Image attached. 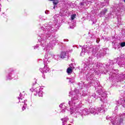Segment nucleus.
I'll return each instance as SVG.
<instances>
[{
	"label": "nucleus",
	"mask_w": 125,
	"mask_h": 125,
	"mask_svg": "<svg viewBox=\"0 0 125 125\" xmlns=\"http://www.w3.org/2000/svg\"><path fill=\"white\" fill-rule=\"evenodd\" d=\"M18 99H19V102L21 103V105L23 106L22 109V111H24L27 107V100L24 99V97H22V95L21 94H20V97L18 98Z\"/></svg>",
	"instance_id": "nucleus-7"
},
{
	"label": "nucleus",
	"mask_w": 125,
	"mask_h": 125,
	"mask_svg": "<svg viewBox=\"0 0 125 125\" xmlns=\"http://www.w3.org/2000/svg\"><path fill=\"white\" fill-rule=\"evenodd\" d=\"M89 49H91V48H90L89 47H87V45L83 46V47L82 48V50L80 55L81 56H83L85 52H88V51H90V50H88Z\"/></svg>",
	"instance_id": "nucleus-11"
},
{
	"label": "nucleus",
	"mask_w": 125,
	"mask_h": 125,
	"mask_svg": "<svg viewBox=\"0 0 125 125\" xmlns=\"http://www.w3.org/2000/svg\"><path fill=\"white\" fill-rule=\"evenodd\" d=\"M68 58V53L67 52H62L61 54V58L62 59L64 58Z\"/></svg>",
	"instance_id": "nucleus-17"
},
{
	"label": "nucleus",
	"mask_w": 125,
	"mask_h": 125,
	"mask_svg": "<svg viewBox=\"0 0 125 125\" xmlns=\"http://www.w3.org/2000/svg\"><path fill=\"white\" fill-rule=\"evenodd\" d=\"M58 16L59 15H56L54 16V24L52 25L51 23H49V24L45 23L44 24L42 27H41L42 31L44 33V34H39V37H38L39 41L41 42V45L43 47V49H46V50H50V49H52V46L53 45H55V42H52V41L50 42L49 44L46 45V40L48 39V40H51L54 38L52 35V33L56 31L57 28H58Z\"/></svg>",
	"instance_id": "nucleus-1"
},
{
	"label": "nucleus",
	"mask_w": 125,
	"mask_h": 125,
	"mask_svg": "<svg viewBox=\"0 0 125 125\" xmlns=\"http://www.w3.org/2000/svg\"><path fill=\"white\" fill-rule=\"evenodd\" d=\"M118 65L120 66V67H125V62H118Z\"/></svg>",
	"instance_id": "nucleus-23"
},
{
	"label": "nucleus",
	"mask_w": 125,
	"mask_h": 125,
	"mask_svg": "<svg viewBox=\"0 0 125 125\" xmlns=\"http://www.w3.org/2000/svg\"><path fill=\"white\" fill-rule=\"evenodd\" d=\"M120 11L121 12H123V11H125V6H122L121 8H120Z\"/></svg>",
	"instance_id": "nucleus-26"
},
{
	"label": "nucleus",
	"mask_w": 125,
	"mask_h": 125,
	"mask_svg": "<svg viewBox=\"0 0 125 125\" xmlns=\"http://www.w3.org/2000/svg\"><path fill=\"white\" fill-rule=\"evenodd\" d=\"M50 57H51V56H52L53 58H54V59H55V60H57L58 61V60H59L60 59V58H61V56H60L59 55H50ZM49 56L47 57V58L48 60V61H49V62H50V60H49V58H50V57H49Z\"/></svg>",
	"instance_id": "nucleus-14"
},
{
	"label": "nucleus",
	"mask_w": 125,
	"mask_h": 125,
	"mask_svg": "<svg viewBox=\"0 0 125 125\" xmlns=\"http://www.w3.org/2000/svg\"><path fill=\"white\" fill-rule=\"evenodd\" d=\"M30 91H32V92H33V91H34V89H30Z\"/></svg>",
	"instance_id": "nucleus-37"
},
{
	"label": "nucleus",
	"mask_w": 125,
	"mask_h": 125,
	"mask_svg": "<svg viewBox=\"0 0 125 125\" xmlns=\"http://www.w3.org/2000/svg\"><path fill=\"white\" fill-rule=\"evenodd\" d=\"M96 42L98 43L99 42V39L98 40H96Z\"/></svg>",
	"instance_id": "nucleus-36"
},
{
	"label": "nucleus",
	"mask_w": 125,
	"mask_h": 125,
	"mask_svg": "<svg viewBox=\"0 0 125 125\" xmlns=\"http://www.w3.org/2000/svg\"><path fill=\"white\" fill-rule=\"evenodd\" d=\"M69 67H68L67 70L66 72L68 75H70V74H72V72H73V70L75 69V67L73 66V64H71L69 65Z\"/></svg>",
	"instance_id": "nucleus-13"
},
{
	"label": "nucleus",
	"mask_w": 125,
	"mask_h": 125,
	"mask_svg": "<svg viewBox=\"0 0 125 125\" xmlns=\"http://www.w3.org/2000/svg\"><path fill=\"white\" fill-rule=\"evenodd\" d=\"M72 125L69 124V125Z\"/></svg>",
	"instance_id": "nucleus-42"
},
{
	"label": "nucleus",
	"mask_w": 125,
	"mask_h": 125,
	"mask_svg": "<svg viewBox=\"0 0 125 125\" xmlns=\"http://www.w3.org/2000/svg\"><path fill=\"white\" fill-rule=\"evenodd\" d=\"M61 121H62V125H68L67 124V122L69 121V118L68 117H65L64 118H62Z\"/></svg>",
	"instance_id": "nucleus-16"
},
{
	"label": "nucleus",
	"mask_w": 125,
	"mask_h": 125,
	"mask_svg": "<svg viewBox=\"0 0 125 125\" xmlns=\"http://www.w3.org/2000/svg\"><path fill=\"white\" fill-rule=\"evenodd\" d=\"M66 79L67 80H69V83H75V76L72 77L71 78L67 77Z\"/></svg>",
	"instance_id": "nucleus-19"
},
{
	"label": "nucleus",
	"mask_w": 125,
	"mask_h": 125,
	"mask_svg": "<svg viewBox=\"0 0 125 125\" xmlns=\"http://www.w3.org/2000/svg\"><path fill=\"white\" fill-rule=\"evenodd\" d=\"M9 72L10 73L7 76V80H11V79H14V78H15V74H14L13 69L10 68L9 69Z\"/></svg>",
	"instance_id": "nucleus-9"
},
{
	"label": "nucleus",
	"mask_w": 125,
	"mask_h": 125,
	"mask_svg": "<svg viewBox=\"0 0 125 125\" xmlns=\"http://www.w3.org/2000/svg\"><path fill=\"white\" fill-rule=\"evenodd\" d=\"M96 112H98V114H96V115H98L100 112H104V105H102L101 107L96 109Z\"/></svg>",
	"instance_id": "nucleus-15"
},
{
	"label": "nucleus",
	"mask_w": 125,
	"mask_h": 125,
	"mask_svg": "<svg viewBox=\"0 0 125 125\" xmlns=\"http://www.w3.org/2000/svg\"><path fill=\"white\" fill-rule=\"evenodd\" d=\"M122 1H124V2L125 3V0H121Z\"/></svg>",
	"instance_id": "nucleus-39"
},
{
	"label": "nucleus",
	"mask_w": 125,
	"mask_h": 125,
	"mask_svg": "<svg viewBox=\"0 0 125 125\" xmlns=\"http://www.w3.org/2000/svg\"><path fill=\"white\" fill-rule=\"evenodd\" d=\"M95 85H96V89H98L97 90L98 94L101 95V97H99L100 100L102 102H103V103L106 102L107 100V98H106L107 94L104 90H102V87L100 86V82L99 81H96L95 83Z\"/></svg>",
	"instance_id": "nucleus-3"
},
{
	"label": "nucleus",
	"mask_w": 125,
	"mask_h": 125,
	"mask_svg": "<svg viewBox=\"0 0 125 125\" xmlns=\"http://www.w3.org/2000/svg\"><path fill=\"white\" fill-rule=\"evenodd\" d=\"M92 97H93L94 98H97V96L95 94H94L93 95H92Z\"/></svg>",
	"instance_id": "nucleus-31"
},
{
	"label": "nucleus",
	"mask_w": 125,
	"mask_h": 125,
	"mask_svg": "<svg viewBox=\"0 0 125 125\" xmlns=\"http://www.w3.org/2000/svg\"><path fill=\"white\" fill-rule=\"evenodd\" d=\"M61 113H65V108H64L63 109H62V110L61 111Z\"/></svg>",
	"instance_id": "nucleus-33"
},
{
	"label": "nucleus",
	"mask_w": 125,
	"mask_h": 125,
	"mask_svg": "<svg viewBox=\"0 0 125 125\" xmlns=\"http://www.w3.org/2000/svg\"><path fill=\"white\" fill-rule=\"evenodd\" d=\"M71 93H72V92H70V93H69V94H71Z\"/></svg>",
	"instance_id": "nucleus-40"
},
{
	"label": "nucleus",
	"mask_w": 125,
	"mask_h": 125,
	"mask_svg": "<svg viewBox=\"0 0 125 125\" xmlns=\"http://www.w3.org/2000/svg\"><path fill=\"white\" fill-rule=\"evenodd\" d=\"M64 103L61 104L59 106L60 108H67V106L65 105H64Z\"/></svg>",
	"instance_id": "nucleus-25"
},
{
	"label": "nucleus",
	"mask_w": 125,
	"mask_h": 125,
	"mask_svg": "<svg viewBox=\"0 0 125 125\" xmlns=\"http://www.w3.org/2000/svg\"><path fill=\"white\" fill-rule=\"evenodd\" d=\"M120 45L121 47H124V46H125V42H123L121 43Z\"/></svg>",
	"instance_id": "nucleus-28"
},
{
	"label": "nucleus",
	"mask_w": 125,
	"mask_h": 125,
	"mask_svg": "<svg viewBox=\"0 0 125 125\" xmlns=\"http://www.w3.org/2000/svg\"><path fill=\"white\" fill-rule=\"evenodd\" d=\"M92 72H91V70L90 71L89 73H88L86 75V78H87V79H89V80H91L92 78H93L94 75L93 74H92Z\"/></svg>",
	"instance_id": "nucleus-20"
},
{
	"label": "nucleus",
	"mask_w": 125,
	"mask_h": 125,
	"mask_svg": "<svg viewBox=\"0 0 125 125\" xmlns=\"http://www.w3.org/2000/svg\"><path fill=\"white\" fill-rule=\"evenodd\" d=\"M107 11L108 10H107L106 9L103 10L100 13L101 16H104V15H105V14L107 13Z\"/></svg>",
	"instance_id": "nucleus-21"
},
{
	"label": "nucleus",
	"mask_w": 125,
	"mask_h": 125,
	"mask_svg": "<svg viewBox=\"0 0 125 125\" xmlns=\"http://www.w3.org/2000/svg\"><path fill=\"white\" fill-rule=\"evenodd\" d=\"M125 118V113H123V114L115 115V116L112 117L110 121L113 125H120L123 124Z\"/></svg>",
	"instance_id": "nucleus-4"
},
{
	"label": "nucleus",
	"mask_w": 125,
	"mask_h": 125,
	"mask_svg": "<svg viewBox=\"0 0 125 125\" xmlns=\"http://www.w3.org/2000/svg\"><path fill=\"white\" fill-rule=\"evenodd\" d=\"M70 108L71 115H73L75 118H78L79 115L81 116H86L89 114L96 115L98 112H96V108H91L89 109L87 108L81 109L82 104L81 102H79V90H76L72 95L71 101L68 102Z\"/></svg>",
	"instance_id": "nucleus-2"
},
{
	"label": "nucleus",
	"mask_w": 125,
	"mask_h": 125,
	"mask_svg": "<svg viewBox=\"0 0 125 125\" xmlns=\"http://www.w3.org/2000/svg\"><path fill=\"white\" fill-rule=\"evenodd\" d=\"M49 57H50V54L48 53L45 55V59H44L45 66L43 69H40V71L42 73H47L48 72H49V68L46 66V64H48V63H49V61H48V58H49Z\"/></svg>",
	"instance_id": "nucleus-5"
},
{
	"label": "nucleus",
	"mask_w": 125,
	"mask_h": 125,
	"mask_svg": "<svg viewBox=\"0 0 125 125\" xmlns=\"http://www.w3.org/2000/svg\"><path fill=\"white\" fill-rule=\"evenodd\" d=\"M76 18V14H73L71 16V22L70 24H72V25L70 26V29H74V27L76 26V21L74 20Z\"/></svg>",
	"instance_id": "nucleus-12"
},
{
	"label": "nucleus",
	"mask_w": 125,
	"mask_h": 125,
	"mask_svg": "<svg viewBox=\"0 0 125 125\" xmlns=\"http://www.w3.org/2000/svg\"><path fill=\"white\" fill-rule=\"evenodd\" d=\"M94 64V60L92 57H89L88 60V62H87V66L88 68H90Z\"/></svg>",
	"instance_id": "nucleus-10"
},
{
	"label": "nucleus",
	"mask_w": 125,
	"mask_h": 125,
	"mask_svg": "<svg viewBox=\"0 0 125 125\" xmlns=\"http://www.w3.org/2000/svg\"><path fill=\"white\" fill-rule=\"evenodd\" d=\"M49 1H53L54 7L53 9H55V7H56V5L59 3V0H49Z\"/></svg>",
	"instance_id": "nucleus-18"
},
{
	"label": "nucleus",
	"mask_w": 125,
	"mask_h": 125,
	"mask_svg": "<svg viewBox=\"0 0 125 125\" xmlns=\"http://www.w3.org/2000/svg\"><path fill=\"white\" fill-rule=\"evenodd\" d=\"M104 4H105V5H108V4H109V0H105L104 1Z\"/></svg>",
	"instance_id": "nucleus-29"
},
{
	"label": "nucleus",
	"mask_w": 125,
	"mask_h": 125,
	"mask_svg": "<svg viewBox=\"0 0 125 125\" xmlns=\"http://www.w3.org/2000/svg\"><path fill=\"white\" fill-rule=\"evenodd\" d=\"M38 47H39V45L37 44L36 46H34V49H36Z\"/></svg>",
	"instance_id": "nucleus-32"
},
{
	"label": "nucleus",
	"mask_w": 125,
	"mask_h": 125,
	"mask_svg": "<svg viewBox=\"0 0 125 125\" xmlns=\"http://www.w3.org/2000/svg\"><path fill=\"white\" fill-rule=\"evenodd\" d=\"M106 4L104 2H100L98 5H97V7H99L100 8H102L103 6H105Z\"/></svg>",
	"instance_id": "nucleus-22"
},
{
	"label": "nucleus",
	"mask_w": 125,
	"mask_h": 125,
	"mask_svg": "<svg viewBox=\"0 0 125 125\" xmlns=\"http://www.w3.org/2000/svg\"><path fill=\"white\" fill-rule=\"evenodd\" d=\"M122 104V101L121 100H119L118 102H117V106H120Z\"/></svg>",
	"instance_id": "nucleus-27"
},
{
	"label": "nucleus",
	"mask_w": 125,
	"mask_h": 125,
	"mask_svg": "<svg viewBox=\"0 0 125 125\" xmlns=\"http://www.w3.org/2000/svg\"><path fill=\"white\" fill-rule=\"evenodd\" d=\"M80 4H81V5H84V3H83V2H81V3H80Z\"/></svg>",
	"instance_id": "nucleus-35"
},
{
	"label": "nucleus",
	"mask_w": 125,
	"mask_h": 125,
	"mask_svg": "<svg viewBox=\"0 0 125 125\" xmlns=\"http://www.w3.org/2000/svg\"><path fill=\"white\" fill-rule=\"evenodd\" d=\"M34 92L36 93H34L35 96H36L38 93V95L40 97H42V88L40 87H37L34 89Z\"/></svg>",
	"instance_id": "nucleus-8"
},
{
	"label": "nucleus",
	"mask_w": 125,
	"mask_h": 125,
	"mask_svg": "<svg viewBox=\"0 0 125 125\" xmlns=\"http://www.w3.org/2000/svg\"><path fill=\"white\" fill-rule=\"evenodd\" d=\"M106 50H107V48L103 49L102 50H100V53H98V51H97L96 49H93L92 55L95 57H97V56H100V57H101V56H103V55L106 54Z\"/></svg>",
	"instance_id": "nucleus-6"
},
{
	"label": "nucleus",
	"mask_w": 125,
	"mask_h": 125,
	"mask_svg": "<svg viewBox=\"0 0 125 125\" xmlns=\"http://www.w3.org/2000/svg\"><path fill=\"white\" fill-rule=\"evenodd\" d=\"M123 107H125V106H124V105H123Z\"/></svg>",
	"instance_id": "nucleus-43"
},
{
	"label": "nucleus",
	"mask_w": 125,
	"mask_h": 125,
	"mask_svg": "<svg viewBox=\"0 0 125 125\" xmlns=\"http://www.w3.org/2000/svg\"><path fill=\"white\" fill-rule=\"evenodd\" d=\"M117 20H118V24L119 25L122 24V19L120 18H119V17L117 18Z\"/></svg>",
	"instance_id": "nucleus-24"
},
{
	"label": "nucleus",
	"mask_w": 125,
	"mask_h": 125,
	"mask_svg": "<svg viewBox=\"0 0 125 125\" xmlns=\"http://www.w3.org/2000/svg\"><path fill=\"white\" fill-rule=\"evenodd\" d=\"M45 14H49V11H46L45 12Z\"/></svg>",
	"instance_id": "nucleus-34"
},
{
	"label": "nucleus",
	"mask_w": 125,
	"mask_h": 125,
	"mask_svg": "<svg viewBox=\"0 0 125 125\" xmlns=\"http://www.w3.org/2000/svg\"><path fill=\"white\" fill-rule=\"evenodd\" d=\"M37 83V82H35V83Z\"/></svg>",
	"instance_id": "nucleus-41"
},
{
	"label": "nucleus",
	"mask_w": 125,
	"mask_h": 125,
	"mask_svg": "<svg viewBox=\"0 0 125 125\" xmlns=\"http://www.w3.org/2000/svg\"><path fill=\"white\" fill-rule=\"evenodd\" d=\"M95 66H97V67H98V68H99V67H100V63H98V62H97V64H94Z\"/></svg>",
	"instance_id": "nucleus-30"
},
{
	"label": "nucleus",
	"mask_w": 125,
	"mask_h": 125,
	"mask_svg": "<svg viewBox=\"0 0 125 125\" xmlns=\"http://www.w3.org/2000/svg\"><path fill=\"white\" fill-rule=\"evenodd\" d=\"M61 1H65V0H60Z\"/></svg>",
	"instance_id": "nucleus-38"
}]
</instances>
